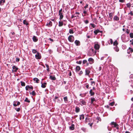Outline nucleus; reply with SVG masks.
Listing matches in <instances>:
<instances>
[{"mask_svg":"<svg viewBox=\"0 0 133 133\" xmlns=\"http://www.w3.org/2000/svg\"><path fill=\"white\" fill-rule=\"evenodd\" d=\"M35 58L37 59H40L41 58V54L38 52L35 55Z\"/></svg>","mask_w":133,"mask_h":133,"instance_id":"f257e3e1","label":"nucleus"},{"mask_svg":"<svg viewBox=\"0 0 133 133\" xmlns=\"http://www.w3.org/2000/svg\"><path fill=\"white\" fill-rule=\"evenodd\" d=\"M69 41L71 42H73L74 40V37L72 35H70L68 38Z\"/></svg>","mask_w":133,"mask_h":133,"instance_id":"f03ea898","label":"nucleus"},{"mask_svg":"<svg viewBox=\"0 0 133 133\" xmlns=\"http://www.w3.org/2000/svg\"><path fill=\"white\" fill-rule=\"evenodd\" d=\"M111 125H114V127L116 128L117 129H119V127H118V125L117 124L116 122H112L111 123Z\"/></svg>","mask_w":133,"mask_h":133,"instance_id":"7ed1b4c3","label":"nucleus"},{"mask_svg":"<svg viewBox=\"0 0 133 133\" xmlns=\"http://www.w3.org/2000/svg\"><path fill=\"white\" fill-rule=\"evenodd\" d=\"M12 69L13 70H12L13 72H16L17 70L18 69V68L17 66H16L15 65H13L12 66Z\"/></svg>","mask_w":133,"mask_h":133,"instance_id":"20e7f679","label":"nucleus"},{"mask_svg":"<svg viewBox=\"0 0 133 133\" xmlns=\"http://www.w3.org/2000/svg\"><path fill=\"white\" fill-rule=\"evenodd\" d=\"M85 75H88L90 72V68H87L85 70Z\"/></svg>","mask_w":133,"mask_h":133,"instance_id":"39448f33","label":"nucleus"},{"mask_svg":"<svg viewBox=\"0 0 133 133\" xmlns=\"http://www.w3.org/2000/svg\"><path fill=\"white\" fill-rule=\"evenodd\" d=\"M88 61L89 62V63L91 64L93 63L94 62V59L92 58H90L88 59Z\"/></svg>","mask_w":133,"mask_h":133,"instance_id":"423d86ee","label":"nucleus"},{"mask_svg":"<svg viewBox=\"0 0 133 133\" xmlns=\"http://www.w3.org/2000/svg\"><path fill=\"white\" fill-rule=\"evenodd\" d=\"M94 33L95 35H97V34L99 32L101 33L102 32V31H100L99 30L97 29L94 31Z\"/></svg>","mask_w":133,"mask_h":133,"instance_id":"0eeeda50","label":"nucleus"},{"mask_svg":"<svg viewBox=\"0 0 133 133\" xmlns=\"http://www.w3.org/2000/svg\"><path fill=\"white\" fill-rule=\"evenodd\" d=\"M99 47V45L98 44H96L94 46V48L96 50H98Z\"/></svg>","mask_w":133,"mask_h":133,"instance_id":"6e6552de","label":"nucleus"},{"mask_svg":"<svg viewBox=\"0 0 133 133\" xmlns=\"http://www.w3.org/2000/svg\"><path fill=\"white\" fill-rule=\"evenodd\" d=\"M33 41L34 42H36L37 41L38 39L36 36H34L32 37Z\"/></svg>","mask_w":133,"mask_h":133,"instance_id":"1a4fd4ad","label":"nucleus"},{"mask_svg":"<svg viewBox=\"0 0 133 133\" xmlns=\"http://www.w3.org/2000/svg\"><path fill=\"white\" fill-rule=\"evenodd\" d=\"M75 43L76 46H79L80 45V42L78 40H75Z\"/></svg>","mask_w":133,"mask_h":133,"instance_id":"9d476101","label":"nucleus"},{"mask_svg":"<svg viewBox=\"0 0 133 133\" xmlns=\"http://www.w3.org/2000/svg\"><path fill=\"white\" fill-rule=\"evenodd\" d=\"M133 52V49L132 48H129L127 51L128 54H130V53H132Z\"/></svg>","mask_w":133,"mask_h":133,"instance_id":"9b49d317","label":"nucleus"},{"mask_svg":"<svg viewBox=\"0 0 133 133\" xmlns=\"http://www.w3.org/2000/svg\"><path fill=\"white\" fill-rule=\"evenodd\" d=\"M91 104H93L94 102V101H96V100L95 98L94 97H92L91 98Z\"/></svg>","mask_w":133,"mask_h":133,"instance_id":"f8f14e48","label":"nucleus"},{"mask_svg":"<svg viewBox=\"0 0 133 133\" xmlns=\"http://www.w3.org/2000/svg\"><path fill=\"white\" fill-rule=\"evenodd\" d=\"M89 50H90V52H92L94 55L96 52V51L94 50L93 49L91 48V49H90Z\"/></svg>","mask_w":133,"mask_h":133,"instance_id":"ddd939ff","label":"nucleus"},{"mask_svg":"<svg viewBox=\"0 0 133 133\" xmlns=\"http://www.w3.org/2000/svg\"><path fill=\"white\" fill-rule=\"evenodd\" d=\"M81 69L80 67L78 66H76V72H78Z\"/></svg>","mask_w":133,"mask_h":133,"instance_id":"4468645a","label":"nucleus"},{"mask_svg":"<svg viewBox=\"0 0 133 133\" xmlns=\"http://www.w3.org/2000/svg\"><path fill=\"white\" fill-rule=\"evenodd\" d=\"M89 93L90 95L91 96H93L95 94V92H93V90L92 89H91L89 91Z\"/></svg>","mask_w":133,"mask_h":133,"instance_id":"2eb2a0df","label":"nucleus"},{"mask_svg":"<svg viewBox=\"0 0 133 133\" xmlns=\"http://www.w3.org/2000/svg\"><path fill=\"white\" fill-rule=\"evenodd\" d=\"M75 125L74 124H72L71 126L69 127L70 129L71 130H73L75 129Z\"/></svg>","mask_w":133,"mask_h":133,"instance_id":"dca6fc26","label":"nucleus"},{"mask_svg":"<svg viewBox=\"0 0 133 133\" xmlns=\"http://www.w3.org/2000/svg\"><path fill=\"white\" fill-rule=\"evenodd\" d=\"M80 110V108L78 107H76L75 108V112L76 113H78L79 112Z\"/></svg>","mask_w":133,"mask_h":133,"instance_id":"f3484780","label":"nucleus"},{"mask_svg":"<svg viewBox=\"0 0 133 133\" xmlns=\"http://www.w3.org/2000/svg\"><path fill=\"white\" fill-rule=\"evenodd\" d=\"M46 85L47 83L46 82H44L43 83H42L41 87L42 88H44L46 87Z\"/></svg>","mask_w":133,"mask_h":133,"instance_id":"a211bd4d","label":"nucleus"},{"mask_svg":"<svg viewBox=\"0 0 133 133\" xmlns=\"http://www.w3.org/2000/svg\"><path fill=\"white\" fill-rule=\"evenodd\" d=\"M80 102L81 103L82 105H86V102L84 100L81 99L80 100Z\"/></svg>","mask_w":133,"mask_h":133,"instance_id":"6ab92c4d","label":"nucleus"},{"mask_svg":"<svg viewBox=\"0 0 133 133\" xmlns=\"http://www.w3.org/2000/svg\"><path fill=\"white\" fill-rule=\"evenodd\" d=\"M50 78L53 80H55L56 79V78L55 76H52L51 75L50 76Z\"/></svg>","mask_w":133,"mask_h":133,"instance_id":"aec40b11","label":"nucleus"},{"mask_svg":"<svg viewBox=\"0 0 133 133\" xmlns=\"http://www.w3.org/2000/svg\"><path fill=\"white\" fill-rule=\"evenodd\" d=\"M5 2V0H1L0 1V5H3L4 3Z\"/></svg>","mask_w":133,"mask_h":133,"instance_id":"412c9836","label":"nucleus"},{"mask_svg":"<svg viewBox=\"0 0 133 133\" xmlns=\"http://www.w3.org/2000/svg\"><path fill=\"white\" fill-rule=\"evenodd\" d=\"M23 23L25 25H27L29 24L28 22L26 21L25 20H23Z\"/></svg>","mask_w":133,"mask_h":133,"instance_id":"4be33fe9","label":"nucleus"},{"mask_svg":"<svg viewBox=\"0 0 133 133\" xmlns=\"http://www.w3.org/2000/svg\"><path fill=\"white\" fill-rule=\"evenodd\" d=\"M47 25L48 27L51 26L52 25V23L51 21H50L49 23L46 24V26Z\"/></svg>","mask_w":133,"mask_h":133,"instance_id":"5701e85b","label":"nucleus"},{"mask_svg":"<svg viewBox=\"0 0 133 133\" xmlns=\"http://www.w3.org/2000/svg\"><path fill=\"white\" fill-rule=\"evenodd\" d=\"M30 94L32 95L33 96H35L36 95V93L34 90L33 91L31 92H30Z\"/></svg>","mask_w":133,"mask_h":133,"instance_id":"b1692460","label":"nucleus"},{"mask_svg":"<svg viewBox=\"0 0 133 133\" xmlns=\"http://www.w3.org/2000/svg\"><path fill=\"white\" fill-rule=\"evenodd\" d=\"M33 80L34 81H36V82L37 83H39V80L38 78H34Z\"/></svg>","mask_w":133,"mask_h":133,"instance_id":"393cba45","label":"nucleus"},{"mask_svg":"<svg viewBox=\"0 0 133 133\" xmlns=\"http://www.w3.org/2000/svg\"><path fill=\"white\" fill-rule=\"evenodd\" d=\"M63 22H62L59 21V22L58 26L59 27L62 26L63 25Z\"/></svg>","mask_w":133,"mask_h":133,"instance_id":"a878e982","label":"nucleus"},{"mask_svg":"<svg viewBox=\"0 0 133 133\" xmlns=\"http://www.w3.org/2000/svg\"><path fill=\"white\" fill-rule=\"evenodd\" d=\"M84 115L83 114H82L80 115L79 119L80 120L84 119Z\"/></svg>","mask_w":133,"mask_h":133,"instance_id":"bb28decb","label":"nucleus"},{"mask_svg":"<svg viewBox=\"0 0 133 133\" xmlns=\"http://www.w3.org/2000/svg\"><path fill=\"white\" fill-rule=\"evenodd\" d=\"M88 55L89 56H92L93 55H94V54H93V53H92V52H90L89 50V51L88 52Z\"/></svg>","mask_w":133,"mask_h":133,"instance_id":"cd10ccee","label":"nucleus"},{"mask_svg":"<svg viewBox=\"0 0 133 133\" xmlns=\"http://www.w3.org/2000/svg\"><path fill=\"white\" fill-rule=\"evenodd\" d=\"M114 20L116 21H118L119 20V18L116 16H115L114 17Z\"/></svg>","mask_w":133,"mask_h":133,"instance_id":"c85d7f7f","label":"nucleus"},{"mask_svg":"<svg viewBox=\"0 0 133 133\" xmlns=\"http://www.w3.org/2000/svg\"><path fill=\"white\" fill-rule=\"evenodd\" d=\"M109 17L110 19H112L113 17V14L112 12L109 13Z\"/></svg>","mask_w":133,"mask_h":133,"instance_id":"c756f323","label":"nucleus"},{"mask_svg":"<svg viewBox=\"0 0 133 133\" xmlns=\"http://www.w3.org/2000/svg\"><path fill=\"white\" fill-rule=\"evenodd\" d=\"M63 99L65 102L66 103L68 101V97L67 96L65 97H64Z\"/></svg>","mask_w":133,"mask_h":133,"instance_id":"7c9ffc66","label":"nucleus"},{"mask_svg":"<svg viewBox=\"0 0 133 133\" xmlns=\"http://www.w3.org/2000/svg\"><path fill=\"white\" fill-rule=\"evenodd\" d=\"M113 45L115 46H116L118 44V43L117 42V41L116 40L113 43Z\"/></svg>","mask_w":133,"mask_h":133,"instance_id":"2f4dec72","label":"nucleus"},{"mask_svg":"<svg viewBox=\"0 0 133 133\" xmlns=\"http://www.w3.org/2000/svg\"><path fill=\"white\" fill-rule=\"evenodd\" d=\"M45 65H46V67L47 68L46 70H47V71H48L49 72L50 70H49V65L47 64H45Z\"/></svg>","mask_w":133,"mask_h":133,"instance_id":"473e14b6","label":"nucleus"},{"mask_svg":"<svg viewBox=\"0 0 133 133\" xmlns=\"http://www.w3.org/2000/svg\"><path fill=\"white\" fill-rule=\"evenodd\" d=\"M24 101L25 102H27L29 103L30 102V101L28 99V98L27 97L25 98V99L24 100Z\"/></svg>","mask_w":133,"mask_h":133,"instance_id":"72a5a7b5","label":"nucleus"},{"mask_svg":"<svg viewBox=\"0 0 133 133\" xmlns=\"http://www.w3.org/2000/svg\"><path fill=\"white\" fill-rule=\"evenodd\" d=\"M32 53L33 54H36V53H37V52H37L36 50L35 49H33L32 50Z\"/></svg>","mask_w":133,"mask_h":133,"instance_id":"f704fd0d","label":"nucleus"},{"mask_svg":"<svg viewBox=\"0 0 133 133\" xmlns=\"http://www.w3.org/2000/svg\"><path fill=\"white\" fill-rule=\"evenodd\" d=\"M69 33L70 34H73L74 33V32L73 31V29H70L69 30Z\"/></svg>","mask_w":133,"mask_h":133,"instance_id":"c9c22d12","label":"nucleus"},{"mask_svg":"<svg viewBox=\"0 0 133 133\" xmlns=\"http://www.w3.org/2000/svg\"><path fill=\"white\" fill-rule=\"evenodd\" d=\"M21 85L22 86H25V83L24 82H22V81H21Z\"/></svg>","mask_w":133,"mask_h":133,"instance_id":"e433bc0d","label":"nucleus"},{"mask_svg":"<svg viewBox=\"0 0 133 133\" xmlns=\"http://www.w3.org/2000/svg\"><path fill=\"white\" fill-rule=\"evenodd\" d=\"M93 122H92L91 123H88V125H89V126L91 127V128H92V125L93 124Z\"/></svg>","mask_w":133,"mask_h":133,"instance_id":"4c0bfd02","label":"nucleus"},{"mask_svg":"<svg viewBox=\"0 0 133 133\" xmlns=\"http://www.w3.org/2000/svg\"><path fill=\"white\" fill-rule=\"evenodd\" d=\"M76 16L78 17V16H77L75 14V13L73 15H72L71 16V18H73L76 17Z\"/></svg>","mask_w":133,"mask_h":133,"instance_id":"58836bf2","label":"nucleus"},{"mask_svg":"<svg viewBox=\"0 0 133 133\" xmlns=\"http://www.w3.org/2000/svg\"><path fill=\"white\" fill-rule=\"evenodd\" d=\"M126 5L127 6V7L129 8H130L131 6V4L130 3H127L126 4Z\"/></svg>","mask_w":133,"mask_h":133,"instance_id":"ea45409f","label":"nucleus"},{"mask_svg":"<svg viewBox=\"0 0 133 133\" xmlns=\"http://www.w3.org/2000/svg\"><path fill=\"white\" fill-rule=\"evenodd\" d=\"M115 51L117 52H118L119 51V49L116 46L115 48Z\"/></svg>","mask_w":133,"mask_h":133,"instance_id":"a19ab883","label":"nucleus"},{"mask_svg":"<svg viewBox=\"0 0 133 133\" xmlns=\"http://www.w3.org/2000/svg\"><path fill=\"white\" fill-rule=\"evenodd\" d=\"M115 104V102H113L109 104V105H111V106H113Z\"/></svg>","mask_w":133,"mask_h":133,"instance_id":"79ce46f5","label":"nucleus"},{"mask_svg":"<svg viewBox=\"0 0 133 133\" xmlns=\"http://www.w3.org/2000/svg\"><path fill=\"white\" fill-rule=\"evenodd\" d=\"M130 37L131 38H133V33H130Z\"/></svg>","mask_w":133,"mask_h":133,"instance_id":"37998d69","label":"nucleus"},{"mask_svg":"<svg viewBox=\"0 0 133 133\" xmlns=\"http://www.w3.org/2000/svg\"><path fill=\"white\" fill-rule=\"evenodd\" d=\"M60 17L59 18V19L61 20L62 19H63V15H61L59 16Z\"/></svg>","mask_w":133,"mask_h":133,"instance_id":"c03bdc74","label":"nucleus"},{"mask_svg":"<svg viewBox=\"0 0 133 133\" xmlns=\"http://www.w3.org/2000/svg\"><path fill=\"white\" fill-rule=\"evenodd\" d=\"M86 119V122L87 123L88 122V121H92V120L91 119H89V118H87Z\"/></svg>","mask_w":133,"mask_h":133,"instance_id":"a18cd8bd","label":"nucleus"},{"mask_svg":"<svg viewBox=\"0 0 133 133\" xmlns=\"http://www.w3.org/2000/svg\"><path fill=\"white\" fill-rule=\"evenodd\" d=\"M90 24L92 26L93 28H94L96 27V25L93 24L91 23V24Z\"/></svg>","mask_w":133,"mask_h":133,"instance_id":"49530a36","label":"nucleus"},{"mask_svg":"<svg viewBox=\"0 0 133 133\" xmlns=\"http://www.w3.org/2000/svg\"><path fill=\"white\" fill-rule=\"evenodd\" d=\"M87 62V60H84L83 62V64H85Z\"/></svg>","mask_w":133,"mask_h":133,"instance_id":"de8ad7c7","label":"nucleus"},{"mask_svg":"<svg viewBox=\"0 0 133 133\" xmlns=\"http://www.w3.org/2000/svg\"><path fill=\"white\" fill-rule=\"evenodd\" d=\"M15 109L17 111V112H19L20 111V108H15Z\"/></svg>","mask_w":133,"mask_h":133,"instance_id":"09e8293b","label":"nucleus"},{"mask_svg":"<svg viewBox=\"0 0 133 133\" xmlns=\"http://www.w3.org/2000/svg\"><path fill=\"white\" fill-rule=\"evenodd\" d=\"M16 101H14V103L13 104V105L14 107H16L17 105V104H16Z\"/></svg>","mask_w":133,"mask_h":133,"instance_id":"8fccbe9b","label":"nucleus"},{"mask_svg":"<svg viewBox=\"0 0 133 133\" xmlns=\"http://www.w3.org/2000/svg\"><path fill=\"white\" fill-rule=\"evenodd\" d=\"M28 88L29 89H31L32 90L33 89V87L32 86H30L29 85H28Z\"/></svg>","mask_w":133,"mask_h":133,"instance_id":"3c124183","label":"nucleus"},{"mask_svg":"<svg viewBox=\"0 0 133 133\" xmlns=\"http://www.w3.org/2000/svg\"><path fill=\"white\" fill-rule=\"evenodd\" d=\"M19 60H20V59L19 58L17 57L16 58V62H18L19 61Z\"/></svg>","mask_w":133,"mask_h":133,"instance_id":"603ef678","label":"nucleus"},{"mask_svg":"<svg viewBox=\"0 0 133 133\" xmlns=\"http://www.w3.org/2000/svg\"><path fill=\"white\" fill-rule=\"evenodd\" d=\"M76 63L79 64H81L82 63V61H77Z\"/></svg>","mask_w":133,"mask_h":133,"instance_id":"864d4df0","label":"nucleus"},{"mask_svg":"<svg viewBox=\"0 0 133 133\" xmlns=\"http://www.w3.org/2000/svg\"><path fill=\"white\" fill-rule=\"evenodd\" d=\"M129 14H130L131 16H132L133 15V12L132 11H130V12L129 13Z\"/></svg>","mask_w":133,"mask_h":133,"instance_id":"5fc2aeb1","label":"nucleus"},{"mask_svg":"<svg viewBox=\"0 0 133 133\" xmlns=\"http://www.w3.org/2000/svg\"><path fill=\"white\" fill-rule=\"evenodd\" d=\"M96 118L98 121H101V119L99 117H97Z\"/></svg>","mask_w":133,"mask_h":133,"instance_id":"6e6d98bb","label":"nucleus"},{"mask_svg":"<svg viewBox=\"0 0 133 133\" xmlns=\"http://www.w3.org/2000/svg\"><path fill=\"white\" fill-rule=\"evenodd\" d=\"M130 32V30H129L128 29H127L126 30V32L128 34H129Z\"/></svg>","mask_w":133,"mask_h":133,"instance_id":"4d7b16f0","label":"nucleus"},{"mask_svg":"<svg viewBox=\"0 0 133 133\" xmlns=\"http://www.w3.org/2000/svg\"><path fill=\"white\" fill-rule=\"evenodd\" d=\"M110 43L111 44H112L113 43V41L112 39H110Z\"/></svg>","mask_w":133,"mask_h":133,"instance_id":"13d9d810","label":"nucleus"},{"mask_svg":"<svg viewBox=\"0 0 133 133\" xmlns=\"http://www.w3.org/2000/svg\"><path fill=\"white\" fill-rule=\"evenodd\" d=\"M91 85H92L93 84H94V85L95 84V82L94 81H91Z\"/></svg>","mask_w":133,"mask_h":133,"instance_id":"bf43d9fd","label":"nucleus"},{"mask_svg":"<svg viewBox=\"0 0 133 133\" xmlns=\"http://www.w3.org/2000/svg\"><path fill=\"white\" fill-rule=\"evenodd\" d=\"M119 1L120 2L123 3L125 2V0H119Z\"/></svg>","mask_w":133,"mask_h":133,"instance_id":"052dcab7","label":"nucleus"},{"mask_svg":"<svg viewBox=\"0 0 133 133\" xmlns=\"http://www.w3.org/2000/svg\"><path fill=\"white\" fill-rule=\"evenodd\" d=\"M83 73V72L82 71H81L79 73V75H81Z\"/></svg>","mask_w":133,"mask_h":133,"instance_id":"680f3d73","label":"nucleus"},{"mask_svg":"<svg viewBox=\"0 0 133 133\" xmlns=\"http://www.w3.org/2000/svg\"><path fill=\"white\" fill-rule=\"evenodd\" d=\"M58 97H57L55 96V98L54 99V101L55 102L56 101V99H57Z\"/></svg>","mask_w":133,"mask_h":133,"instance_id":"e2e57ef3","label":"nucleus"},{"mask_svg":"<svg viewBox=\"0 0 133 133\" xmlns=\"http://www.w3.org/2000/svg\"><path fill=\"white\" fill-rule=\"evenodd\" d=\"M28 85H26L25 87V89L26 90H28V89L29 88H28Z\"/></svg>","mask_w":133,"mask_h":133,"instance_id":"0e129e2a","label":"nucleus"},{"mask_svg":"<svg viewBox=\"0 0 133 133\" xmlns=\"http://www.w3.org/2000/svg\"><path fill=\"white\" fill-rule=\"evenodd\" d=\"M88 4H86V5L84 7V8L85 9H86L88 8Z\"/></svg>","mask_w":133,"mask_h":133,"instance_id":"69168bd1","label":"nucleus"},{"mask_svg":"<svg viewBox=\"0 0 133 133\" xmlns=\"http://www.w3.org/2000/svg\"><path fill=\"white\" fill-rule=\"evenodd\" d=\"M84 22L86 24H88V23H89V21H88V20H86L85 21H84Z\"/></svg>","mask_w":133,"mask_h":133,"instance_id":"338daca9","label":"nucleus"},{"mask_svg":"<svg viewBox=\"0 0 133 133\" xmlns=\"http://www.w3.org/2000/svg\"><path fill=\"white\" fill-rule=\"evenodd\" d=\"M130 42H132L131 43V44L132 45H133V39H132L131 40H130Z\"/></svg>","mask_w":133,"mask_h":133,"instance_id":"774afa93","label":"nucleus"}]
</instances>
